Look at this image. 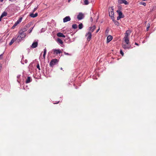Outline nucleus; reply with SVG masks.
Here are the masks:
<instances>
[{"mask_svg":"<svg viewBox=\"0 0 156 156\" xmlns=\"http://www.w3.org/2000/svg\"><path fill=\"white\" fill-rule=\"evenodd\" d=\"M16 41V37H14L11 40L10 42L9 43V45H11L14 42V41Z\"/></svg>","mask_w":156,"mask_h":156,"instance_id":"obj_14","label":"nucleus"},{"mask_svg":"<svg viewBox=\"0 0 156 156\" xmlns=\"http://www.w3.org/2000/svg\"><path fill=\"white\" fill-rule=\"evenodd\" d=\"M100 29L99 28L98 30H97V33L98 32V31Z\"/></svg>","mask_w":156,"mask_h":156,"instance_id":"obj_42","label":"nucleus"},{"mask_svg":"<svg viewBox=\"0 0 156 156\" xmlns=\"http://www.w3.org/2000/svg\"><path fill=\"white\" fill-rule=\"evenodd\" d=\"M147 31H148L150 27V23H148L147 24Z\"/></svg>","mask_w":156,"mask_h":156,"instance_id":"obj_27","label":"nucleus"},{"mask_svg":"<svg viewBox=\"0 0 156 156\" xmlns=\"http://www.w3.org/2000/svg\"><path fill=\"white\" fill-rule=\"evenodd\" d=\"M131 31L130 30H127L126 31V32L125 33V36L124 37L129 38L128 37L129 36Z\"/></svg>","mask_w":156,"mask_h":156,"instance_id":"obj_6","label":"nucleus"},{"mask_svg":"<svg viewBox=\"0 0 156 156\" xmlns=\"http://www.w3.org/2000/svg\"><path fill=\"white\" fill-rule=\"evenodd\" d=\"M72 27L74 29H76L77 27V24H75L72 25Z\"/></svg>","mask_w":156,"mask_h":156,"instance_id":"obj_23","label":"nucleus"},{"mask_svg":"<svg viewBox=\"0 0 156 156\" xmlns=\"http://www.w3.org/2000/svg\"><path fill=\"white\" fill-rule=\"evenodd\" d=\"M112 39V37L111 35H109L107 37V41L108 42H110Z\"/></svg>","mask_w":156,"mask_h":156,"instance_id":"obj_16","label":"nucleus"},{"mask_svg":"<svg viewBox=\"0 0 156 156\" xmlns=\"http://www.w3.org/2000/svg\"><path fill=\"white\" fill-rule=\"evenodd\" d=\"M7 15V13L6 12H4L2 14L1 18H3L4 16H6Z\"/></svg>","mask_w":156,"mask_h":156,"instance_id":"obj_21","label":"nucleus"},{"mask_svg":"<svg viewBox=\"0 0 156 156\" xmlns=\"http://www.w3.org/2000/svg\"><path fill=\"white\" fill-rule=\"evenodd\" d=\"M64 53L65 54V55H71L70 54H69L68 53H66L65 52H64Z\"/></svg>","mask_w":156,"mask_h":156,"instance_id":"obj_34","label":"nucleus"},{"mask_svg":"<svg viewBox=\"0 0 156 156\" xmlns=\"http://www.w3.org/2000/svg\"><path fill=\"white\" fill-rule=\"evenodd\" d=\"M58 62L57 59H52L50 63V66L51 67H52L54 65L56 64Z\"/></svg>","mask_w":156,"mask_h":156,"instance_id":"obj_2","label":"nucleus"},{"mask_svg":"<svg viewBox=\"0 0 156 156\" xmlns=\"http://www.w3.org/2000/svg\"><path fill=\"white\" fill-rule=\"evenodd\" d=\"M3 0H0L1 2H2L3 1Z\"/></svg>","mask_w":156,"mask_h":156,"instance_id":"obj_43","label":"nucleus"},{"mask_svg":"<svg viewBox=\"0 0 156 156\" xmlns=\"http://www.w3.org/2000/svg\"><path fill=\"white\" fill-rule=\"evenodd\" d=\"M61 69H62V68H61Z\"/></svg>","mask_w":156,"mask_h":156,"instance_id":"obj_45","label":"nucleus"},{"mask_svg":"<svg viewBox=\"0 0 156 156\" xmlns=\"http://www.w3.org/2000/svg\"><path fill=\"white\" fill-rule=\"evenodd\" d=\"M135 45H137V46H139V44H137V43H136V42H135Z\"/></svg>","mask_w":156,"mask_h":156,"instance_id":"obj_37","label":"nucleus"},{"mask_svg":"<svg viewBox=\"0 0 156 156\" xmlns=\"http://www.w3.org/2000/svg\"><path fill=\"white\" fill-rule=\"evenodd\" d=\"M114 14V12L113 11H111V12H109V16L112 17Z\"/></svg>","mask_w":156,"mask_h":156,"instance_id":"obj_24","label":"nucleus"},{"mask_svg":"<svg viewBox=\"0 0 156 156\" xmlns=\"http://www.w3.org/2000/svg\"><path fill=\"white\" fill-rule=\"evenodd\" d=\"M9 1L11 2H13L14 1H16V0H9Z\"/></svg>","mask_w":156,"mask_h":156,"instance_id":"obj_40","label":"nucleus"},{"mask_svg":"<svg viewBox=\"0 0 156 156\" xmlns=\"http://www.w3.org/2000/svg\"><path fill=\"white\" fill-rule=\"evenodd\" d=\"M47 50L46 48L44 49V54H46V53Z\"/></svg>","mask_w":156,"mask_h":156,"instance_id":"obj_32","label":"nucleus"},{"mask_svg":"<svg viewBox=\"0 0 156 156\" xmlns=\"http://www.w3.org/2000/svg\"><path fill=\"white\" fill-rule=\"evenodd\" d=\"M129 45H127L126 43L125 44H124L123 43H122V46L124 49L129 48Z\"/></svg>","mask_w":156,"mask_h":156,"instance_id":"obj_15","label":"nucleus"},{"mask_svg":"<svg viewBox=\"0 0 156 156\" xmlns=\"http://www.w3.org/2000/svg\"><path fill=\"white\" fill-rule=\"evenodd\" d=\"M84 17V14L81 12L79 13L77 16V18L79 20H80L82 19Z\"/></svg>","mask_w":156,"mask_h":156,"instance_id":"obj_5","label":"nucleus"},{"mask_svg":"<svg viewBox=\"0 0 156 156\" xmlns=\"http://www.w3.org/2000/svg\"><path fill=\"white\" fill-rule=\"evenodd\" d=\"M19 34L16 38V42L19 43L23 40L26 37V34L24 32L20 31L19 32Z\"/></svg>","mask_w":156,"mask_h":156,"instance_id":"obj_1","label":"nucleus"},{"mask_svg":"<svg viewBox=\"0 0 156 156\" xmlns=\"http://www.w3.org/2000/svg\"><path fill=\"white\" fill-rule=\"evenodd\" d=\"M57 36L58 37H65L66 36L65 35L59 32L57 34Z\"/></svg>","mask_w":156,"mask_h":156,"instance_id":"obj_13","label":"nucleus"},{"mask_svg":"<svg viewBox=\"0 0 156 156\" xmlns=\"http://www.w3.org/2000/svg\"><path fill=\"white\" fill-rule=\"evenodd\" d=\"M124 42L127 45H129L130 42L129 38L124 37L123 38Z\"/></svg>","mask_w":156,"mask_h":156,"instance_id":"obj_9","label":"nucleus"},{"mask_svg":"<svg viewBox=\"0 0 156 156\" xmlns=\"http://www.w3.org/2000/svg\"><path fill=\"white\" fill-rule=\"evenodd\" d=\"M37 68L39 70H40V68L39 64H38L37 66Z\"/></svg>","mask_w":156,"mask_h":156,"instance_id":"obj_29","label":"nucleus"},{"mask_svg":"<svg viewBox=\"0 0 156 156\" xmlns=\"http://www.w3.org/2000/svg\"><path fill=\"white\" fill-rule=\"evenodd\" d=\"M88 0H84V3L85 5H87L89 4V2L88 1Z\"/></svg>","mask_w":156,"mask_h":156,"instance_id":"obj_28","label":"nucleus"},{"mask_svg":"<svg viewBox=\"0 0 156 156\" xmlns=\"http://www.w3.org/2000/svg\"><path fill=\"white\" fill-rule=\"evenodd\" d=\"M22 17H20L18 20L14 24L12 28H14L17 25L19 24L20 23L22 20Z\"/></svg>","mask_w":156,"mask_h":156,"instance_id":"obj_4","label":"nucleus"},{"mask_svg":"<svg viewBox=\"0 0 156 156\" xmlns=\"http://www.w3.org/2000/svg\"><path fill=\"white\" fill-rule=\"evenodd\" d=\"M38 15V14L37 13H36L35 14H34L33 13H31L30 15V16L32 18H34L35 17H37Z\"/></svg>","mask_w":156,"mask_h":156,"instance_id":"obj_17","label":"nucleus"},{"mask_svg":"<svg viewBox=\"0 0 156 156\" xmlns=\"http://www.w3.org/2000/svg\"><path fill=\"white\" fill-rule=\"evenodd\" d=\"M112 21L114 22L115 24L117 26H119V23L116 20H113Z\"/></svg>","mask_w":156,"mask_h":156,"instance_id":"obj_22","label":"nucleus"},{"mask_svg":"<svg viewBox=\"0 0 156 156\" xmlns=\"http://www.w3.org/2000/svg\"><path fill=\"white\" fill-rule=\"evenodd\" d=\"M45 55L46 54H43V56L44 58H45Z\"/></svg>","mask_w":156,"mask_h":156,"instance_id":"obj_36","label":"nucleus"},{"mask_svg":"<svg viewBox=\"0 0 156 156\" xmlns=\"http://www.w3.org/2000/svg\"><path fill=\"white\" fill-rule=\"evenodd\" d=\"M53 51L54 53H55L56 55H58V54H60L61 53H62V51L59 49H54Z\"/></svg>","mask_w":156,"mask_h":156,"instance_id":"obj_12","label":"nucleus"},{"mask_svg":"<svg viewBox=\"0 0 156 156\" xmlns=\"http://www.w3.org/2000/svg\"><path fill=\"white\" fill-rule=\"evenodd\" d=\"M31 81V78L30 77L28 76L27 77V79L26 80V83H30Z\"/></svg>","mask_w":156,"mask_h":156,"instance_id":"obj_18","label":"nucleus"},{"mask_svg":"<svg viewBox=\"0 0 156 156\" xmlns=\"http://www.w3.org/2000/svg\"><path fill=\"white\" fill-rule=\"evenodd\" d=\"M120 54L122 55V56H123V55H124V53H123V52H122V51L121 50L120 51Z\"/></svg>","mask_w":156,"mask_h":156,"instance_id":"obj_31","label":"nucleus"},{"mask_svg":"<svg viewBox=\"0 0 156 156\" xmlns=\"http://www.w3.org/2000/svg\"><path fill=\"white\" fill-rule=\"evenodd\" d=\"M71 18L69 16H67L63 19V21L64 23H65L69 21H70Z\"/></svg>","mask_w":156,"mask_h":156,"instance_id":"obj_8","label":"nucleus"},{"mask_svg":"<svg viewBox=\"0 0 156 156\" xmlns=\"http://www.w3.org/2000/svg\"><path fill=\"white\" fill-rule=\"evenodd\" d=\"M57 42L58 43L61 44H62L63 43V41L60 39L59 38H58L57 40Z\"/></svg>","mask_w":156,"mask_h":156,"instance_id":"obj_20","label":"nucleus"},{"mask_svg":"<svg viewBox=\"0 0 156 156\" xmlns=\"http://www.w3.org/2000/svg\"><path fill=\"white\" fill-rule=\"evenodd\" d=\"M2 67V64L0 63V68Z\"/></svg>","mask_w":156,"mask_h":156,"instance_id":"obj_39","label":"nucleus"},{"mask_svg":"<svg viewBox=\"0 0 156 156\" xmlns=\"http://www.w3.org/2000/svg\"><path fill=\"white\" fill-rule=\"evenodd\" d=\"M90 32H93L94 30L95 29L96 27L95 26H93L92 27H90Z\"/></svg>","mask_w":156,"mask_h":156,"instance_id":"obj_19","label":"nucleus"},{"mask_svg":"<svg viewBox=\"0 0 156 156\" xmlns=\"http://www.w3.org/2000/svg\"><path fill=\"white\" fill-rule=\"evenodd\" d=\"M139 4L140 5H142L144 6H145L146 5V3L145 2H141L139 3Z\"/></svg>","mask_w":156,"mask_h":156,"instance_id":"obj_26","label":"nucleus"},{"mask_svg":"<svg viewBox=\"0 0 156 156\" xmlns=\"http://www.w3.org/2000/svg\"><path fill=\"white\" fill-rule=\"evenodd\" d=\"M85 36H86L87 37V41L88 42L90 41L91 38L92 34H91V32H88V33H87L86 34Z\"/></svg>","mask_w":156,"mask_h":156,"instance_id":"obj_3","label":"nucleus"},{"mask_svg":"<svg viewBox=\"0 0 156 156\" xmlns=\"http://www.w3.org/2000/svg\"><path fill=\"white\" fill-rule=\"evenodd\" d=\"M90 20L91 22H92L93 21V18L92 17H91L90 18Z\"/></svg>","mask_w":156,"mask_h":156,"instance_id":"obj_35","label":"nucleus"},{"mask_svg":"<svg viewBox=\"0 0 156 156\" xmlns=\"http://www.w3.org/2000/svg\"><path fill=\"white\" fill-rule=\"evenodd\" d=\"M116 12L119 14L118 16L121 17L122 18H123L124 17V16L122 14V12L120 10H117Z\"/></svg>","mask_w":156,"mask_h":156,"instance_id":"obj_10","label":"nucleus"},{"mask_svg":"<svg viewBox=\"0 0 156 156\" xmlns=\"http://www.w3.org/2000/svg\"><path fill=\"white\" fill-rule=\"evenodd\" d=\"M70 0H68V2H70Z\"/></svg>","mask_w":156,"mask_h":156,"instance_id":"obj_44","label":"nucleus"},{"mask_svg":"<svg viewBox=\"0 0 156 156\" xmlns=\"http://www.w3.org/2000/svg\"><path fill=\"white\" fill-rule=\"evenodd\" d=\"M38 45V42L37 41H35L32 44V45L31 46V47L33 48H35L37 47Z\"/></svg>","mask_w":156,"mask_h":156,"instance_id":"obj_11","label":"nucleus"},{"mask_svg":"<svg viewBox=\"0 0 156 156\" xmlns=\"http://www.w3.org/2000/svg\"><path fill=\"white\" fill-rule=\"evenodd\" d=\"M2 54L1 55H0V58H2Z\"/></svg>","mask_w":156,"mask_h":156,"instance_id":"obj_38","label":"nucleus"},{"mask_svg":"<svg viewBox=\"0 0 156 156\" xmlns=\"http://www.w3.org/2000/svg\"><path fill=\"white\" fill-rule=\"evenodd\" d=\"M2 18H1V16L0 17V21H1V19Z\"/></svg>","mask_w":156,"mask_h":156,"instance_id":"obj_41","label":"nucleus"},{"mask_svg":"<svg viewBox=\"0 0 156 156\" xmlns=\"http://www.w3.org/2000/svg\"><path fill=\"white\" fill-rule=\"evenodd\" d=\"M37 8H38V6H37L36 8H34L33 11V12H34L35 11H36L37 10Z\"/></svg>","mask_w":156,"mask_h":156,"instance_id":"obj_30","label":"nucleus"},{"mask_svg":"<svg viewBox=\"0 0 156 156\" xmlns=\"http://www.w3.org/2000/svg\"><path fill=\"white\" fill-rule=\"evenodd\" d=\"M121 18H122L121 17H119V16H118V17H117V20H119Z\"/></svg>","mask_w":156,"mask_h":156,"instance_id":"obj_33","label":"nucleus"},{"mask_svg":"<svg viewBox=\"0 0 156 156\" xmlns=\"http://www.w3.org/2000/svg\"><path fill=\"white\" fill-rule=\"evenodd\" d=\"M118 2L120 4L124 3L126 5L129 4V3L126 0H118Z\"/></svg>","mask_w":156,"mask_h":156,"instance_id":"obj_7","label":"nucleus"},{"mask_svg":"<svg viewBox=\"0 0 156 156\" xmlns=\"http://www.w3.org/2000/svg\"><path fill=\"white\" fill-rule=\"evenodd\" d=\"M83 27V25L82 23H80V24L79 25V28L80 29H82Z\"/></svg>","mask_w":156,"mask_h":156,"instance_id":"obj_25","label":"nucleus"}]
</instances>
